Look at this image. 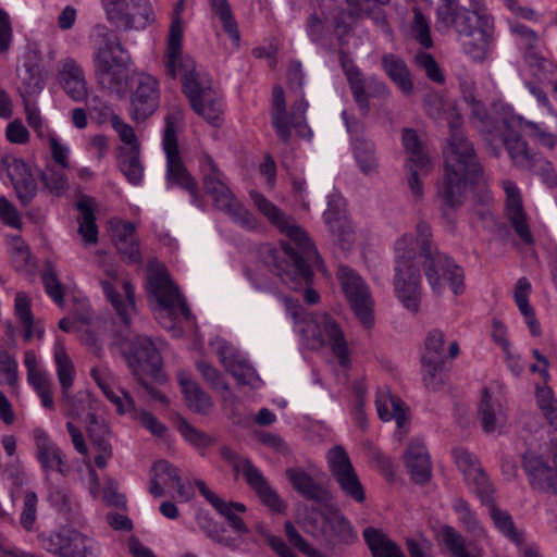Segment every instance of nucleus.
<instances>
[{
    "label": "nucleus",
    "mask_w": 557,
    "mask_h": 557,
    "mask_svg": "<svg viewBox=\"0 0 557 557\" xmlns=\"http://www.w3.org/2000/svg\"><path fill=\"white\" fill-rule=\"evenodd\" d=\"M324 221L330 232L343 249H348L354 240L352 226L344 212V201L338 195L329 196Z\"/></svg>",
    "instance_id": "nucleus-21"
},
{
    "label": "nucleus",
    "mask_w": 557,
    "mask_h": 557,
    "mask_svg": "<svg viewBox=\"0 0 557 557\" xmlns=\"http://www.w3.org/2000/svg\"><path fill=\"white\" fill-rule=\"evenodd\" d=\"M147 290L159 306L157 319L165 329L175 325L178 312L189 319L190 310L182 299L177 286L172 282L164 267L150 261L147 269Z\"/></svg>",
    "instance_id": "nucleus-8"
},
{
    "label": "nucleus",
    "mask_w": 557,
    "mask_h": 557,
    "mask_svg": "<svg viewBox=\"0 0 557 557\" xmlns=\"http://www.w3.org/2000/svg\"><path fill=\"white\" fill-rule=\"evenodd\" d=\"M131 63L132 57L116 35L111 32L98 34L94 69L97 84L102 90L122 98L126 91Z\"/></svg>",
    "instance_id": "nucleus-4"
},
{
    "label": "nucleus",
    "mask_w": 557,
    "mask_h": 557,
    "mask_svg": "<svg viewBox=\"0 0 557 557\" xmlns=\"http://www.w3.org/2000/svg\"><path fill=\"white\" fill-rule=\"evenodd\" d=\"M272 124L278 138L287 144L290 139L289 119L286 112L284 90L281 86H274L272 99Z\"/></svg>",
    "instance_id": "nucleus-41"
},
{
    "label": "nucleus",
    "mask_w": 557,
    "mask_h": 557,
    "mask_svg": "<svg viewBox=\"0 0 557 557\" xmlns=\"http://www.w3.org/2000/svg\"><path fill=\"white\" fill-rule=\"evenodd\" d=\"M470 1L472 9L457 4L451 10H445L436 15L437 28L444 32L454 30L465 37L478 34V47L480 51H483L492 38L494 21L483 5L474 0Z\"/></svg>",
    "instance_id": "nucleus-9"
},
{
    "label": "nucleus",
    "mask_w": 557,
    "mask_h": 557,
    "mask_svg": "<svg viewBox=\"0 0 557 557\" xmlns=\"http://www.w3.org/2000/svg\"><path fill=\"white\" fill-rule=\"evenodd\" d=\"M216 355L225 370L230 372L239 384L252 385L258 380L255 369L231 344L224 341L218 342Z\"/></svg>",
    "instance_id": "nucleus-23"
},
{
    "label": "nucleus",
    "mask_w": 557,
    "mask_h": 557,
    "mask_svg": "<svg viewBox=\"0 0 557 557\" xmlns=\"http://www.w3.org/2000/svg\"><path fill=\"white\" fill-rule=\"evenodd\" d=\"M441 536L453 557H457L466 550L465 539L453 527L444 525L441 529Z\"/></svg>",
    "instance_id": "nucleus-64"
},
{
    "label": "nucleus",
    "mask_w": 557,
    "mask_h": 557,
    "mask_svg": "<svg viewBox=\"0 0 557 557\" xmlns=\"http://www.w3.org/2000/svg\"><path fill=\"white\" fill-rule=\"evenodd\" d=\"M34 440L36 445V456L42 469L48 473L57 471L62 475L69 472V466L64 460V454L61 448L54 444L48 434L41 430L34 431Z\"/></svg>",
    "instance_id": "nucleus-28"
},
{
    "label": "nucleus",
    "mask_w": 557,
    "mask_h": 557,
    "mask_svg": "<svg viewBox=\"0 0 557 557\" xmlns=\"http://www.w3.org/2000/svg\"><path fill=\"white\" fill-rule=\"evenodd\" d=\"M119 168L131 184L138 185L144 177L139 146L121 147L117 159Z\"/></svg>",
    "instance_id": "nucleus-42"
},
{
    "label": "nucleus",
    "mask_w": 557,
    "mask_h": 557,
    "mask_svg": "<svg viewBox=\"0 0 557 557\" xmlns=\"http://www.w3.org/2000/svg\"><path fill=\"white\" fill-rule=\"evenodd\" d=\"M14 310L21 324L25 327L24 339L29 342L33 338L34 317L30 310V300L25 293L20 292L15 295Z\"/></svg>",
    "instance_id": "nucleus-53"
},
{
    "label": "nucleus",
    "mask_w": 557,
    "mask_h": 557,
    "mask_svg": "<svg viewBox=\"0 0 557 557\" xmlns=\"http://www.w3.org/2000/svg\"><path fill=\"white\" fill-rule=\"evenodd\" d=\"M460 91L463 100L472 109V117L476 121L478 125H483L487 121H493L494 116H490L482 101L475 98V86L472 81L462 79L459 83Z\"/></svg>",
    "instance_id": "nucleus-47"
},
{
    "label": "nucleus",
    "mask_w": 557,
    "mask_h": 557,
    "mask_svg": "<svg viewBox=\"0 0 557 557\" xmlns=\"http://www.w3.org/2000/svg\"><path fill=\"white\" fill-rule=\"evenodd\" d=\"M59 82L74 101H83L87 98V83L83 69L71 58L64 59L59 71Z\"/></svg>",
    "instance_id": "nucleus-33"
},
{
    "label": "nucleus",
    "mask_w": 557,
    "mask_h": 557,
    "mask_svg": "<svg viewBox=\"0 0 557 557\" xmlns=\"http://www.w3.org/2000/svg\"><path fill=\"white\" fill-rule=\"evenodd\" d=\"M338 59L354 100L362 111V114L367 115L370 110L369 98H386L389 95V89L384 82L374 77H370L367 82L359 67L345 50L339 49Z\"/></svg>",
    "instance_id": "nucleus-11"
},
{
    "label": "nucleus",
    "mask_w": 557,
    "mask_h": 557,
    "mask_svg": "<svg viewBox=\"0 0 557 557\" xmlns=\"http://www.w3.org/2000/svg\"><path fill=\"white\" fill-rule=\"evenodd\" d=\"M403 144L406 151L410 154L407 163H416V165H419L421 170H424L430 165V159L423 152L419 136L413 129H404Z\"/></svg>",
    "instance_id": "nucleus-49"
},
{
    "label": "nucleus",
    "mask_w": 557,
    "mask_h": 557,
    "mask_svg": "<svg viewBox=\"0 0 557 557\" xmlns=\"http://www.w3.org/2000/svg\"><path fill=\"white\" fill-rule=\"evenodd\" d=\"M249 195L257 210L287 237V240L281 242L280 249L271 245L262 246L259 251L262 262L289 288L297 290L306 287L305 300L310 305L317 304L319 294L309 287L313 276L311 265L317 264L320 268L322 260L313 243L293 216L287 215L262 194L252 190Z\"/></svg>",
    "instance_id": "nucleus-1"
},
{
    "label": "nucleus",
    "mask_w": 557,
    "mask_h": 557,
    "mask_svg": "<svg viewBox=\"0 0 557 557\" xmlns=\"http://www.w3.org/2000/svg\"><path fill=\"white\" fill-rule=\"evenodd\" d=\"M219 210L225 212L240 227L255 231L259 227L258 219L235 197L230 198Z\"/></svg>",
    "instance_id": "nucleus-45"
},
{
    "label": "nucleus",
    "mask_w": 557,
    "mask_h": 557,
    "mask_svg": "<svg viewBox=\"0 0 557 557\" xmlns=\"http://www.w3.org/2000/svg\"><path fill=\"white\" fill-rule=\"evenodd\" d=\"M444 362L421 361L422 380L430 391H438L445 383Z\"/></svg>",
    "instance_id": "nucleus-54"
},
{
    "label": "nucleus",
    "mask_w": 557,
    "mask_h": 557,
    "mask_svg": "<svg viewBox=\"0 0 557 557\" xmlns=\"http://www.w3.org/2000/svg\"><path fill=\"white\" fill-rule=\"evenodd\" d=\"M530 292V282L525 277L519 278L515 288V301L521 313L524 315L532 335L539 336L541 334V329L535 318L534 310L529 304Z\"/></svg>",
    "instance_id": "nucleus-43"
},
{
    "label": "nucleus",
    "mask_w": 557,
    "mask_h": 557,
    "mask_svg": "<svg viewBox=\"0 0 557 557\" xmlns=\"http://www.w3.org/2000/svg\"><path fill=\"white\" fill-rule=\"evenodd\" d=\"M363 539L372 557H406L400 546L380 529L366 528Z\"/></svg>",
    "instance_id": "nucleus-37"
},
{
    "label": "nucleus",
    "mask_w": 557,
    "mask_h": 557,
    "mask_svg": "<svg viewBox=\"0 0 557 557\" xmlns=\"http://www.w3.org/2000/svg\"><path fill=\"white\" fill-rule=\"evenodd\" d=\"M110 232L121 259L128 264L140 263L141 253L136 235V225L123 220H111Z\"/></svg>",
    "instance_id": "nucleus-20"
},
{
    "label": "nucleus",
    "mask_w": 557,
    "mask_h": 557,
    "mask_svg": "<svg viewBox=\"0 0 557 557\" xmlns=\"http://www.w3.org/2000/svg\"><path fill=\"white\" fill-rule=\"evenodd\" d=\"M322 520V534L332 549L352 545L358 540L351 523L337 510L323 515Z\"/></svg>",
    "instance_id": "nucleus-25"
},
{
    "label": "nucleus",
    "mask_w": 557,
    "mask_h": 557,
    "mask_svg": "<svg viewBox=\"0 0 557 557\" xmlns=\"http://www.w3.org/2000/svg\"><path fill=\"white\" fill-rule=\"evenodd\" d=\"M183 25L180 17L173 18L165 55L168 75L182 74L183 91L189 99L193 110L208 123L218 126L222 122L221 99L213 90L211 81L196 71L195 62L182 55Z\"/></svg>",
    "instance_id": "nucleus-2"
},
{
    "label": "nucleus",
    "mask_w": 557,
    "mask_h": 557,
    "mask_svg": "<svg viewBox=\"0 0 557 557\" xmlns=\"http://www.w3.org/2000/svg\"><path fill=\"white\" fill-rule=\"evenodd\" d=\"M159 99L158 81L148 74L140 75L131 95V116L136 122L146 121L158 109Z\"/></svg>",
    "instance_id": "nucleus-19"
},
{
    "label": "nucleus",
    "mask_w": 557,
    "mask_h": 557,
    "mask_svg": "<svg viewBox=\"0 0 557 557\" xmlns=\"http://www.w3.org/2000/svg\"><path fill=\"white\" fill-rule=\"evenodd\" d=\"M125 358L134 376H159L162 367V358L150 337L143 335L135 336L129 343Z\"/></svg>",
    "instance_id": "nucleus-16"
},
{
    "label": "nucleus",
    "mask_w": 557,
    "mask_h": 557,
    "mask_svg": "<svg viewBox=\"0 0 557 557\" xmlns=\"http://www.w3.org/2000/svg\"><path fill=\"white\" fill-rule=\"evenodd\" d=\"M54 360L57 364V374L61 385V392L66 393L73 385L75 369L72 360L67 356L65 348L58 345L54 349Z\"/></svg>",
    "instance_id": "nucleus-48"
},
{
    "label": "nucleus",
    "mask_w": 557,
    "mask_h": 557,
    "mask_svg": "<svg viewBox=\"0 0 557 557\" xmlns=\"http://www.w3.org/2000/svg\"><path fill=\"white\" fill-rule=\"evenodd\" d=\"M64 170L65 169L54 164H47L46 168L40 171V181L44 188L57 197L64 195L69 189V182Z\"/></svg>",
    "instance_id": "nucleus-46"
},
{
    "label": "nucleus",
    "mask_w": 557,
    "mask_h": 557,
    "mask_svg": "<svg viewBox=\"0 0 557 557\" xmlns=\"http://www.w3.org/2000/svg\"><path fill=\"white\" fill-rule=\"evenodd\" d=\"M532 165L530 168H525L524 170L531 171L534 174L541 176L542 182L549 188H555L557 186V173L553 166V164L543 158H537L536 154L534 159L531 160Z\"/></svg>",
    "instance_id": "nucleus-59"
},
{
    "label": "nucleus",
    "mask_w": 557,
    "mask_h": 557,
    "mask_svg": "<svg viewBox=\"0 0 557 557\" xmlns=\"http://www.w3.org/2000/svg\"><path fill=\"white\" fill-rule=\"evenodd\" d=\"M329 469L341 491L357 503L366 500V492L348 454L342 446H335L327 453Z\"/></svg>",
    "instance_id": "nucleus-15"
},
{
    "label": "nucleus",
    "mask_w": 557,
    "mask_h": 557,
    "mask_svg": "<svg viewBox=\"0 0 557 557\" xmlns=\"http://www.w3.org/2000/svg\"><path fill=\"white\" fill-rule=\"evenodd\" d=\"M245 479L248 485L257 493L262 504L275 512H281L285 509V505L278 494L269 485L267 479L252 462H246Z\"/></svg>",
    "instance_id": "nucleus-35"
},
{
    "label": "nucleus",
    "mask_w": 557,
    "mask_h": 557,
    "mask_svg": "<svg viewBox=\"0 0 557 557\" xmlns=\"http://www.w3.org/2000/svg\"><path fill=\"white\" fill-rule=\"evenodd\" d=\"M337 275L356 317L364 326H371L373 324V301L367 285L358 273L346 265H339Z\"/></svg>",
    "instance_id": "nucleus-14"
},
{
    "label": "nucleus",
    "mask_w": 557,
    "mask_h": 557,
    "mask_svg": "<svg viewBox=\"0 0 557 557\" xmlns=\"http://www.w3.org/2000/svg\"><path fill=\"white\" fill-rule=\"evenodd\" d=\"M478 414L485 433L499 430L507 419L499 397L487 387L482 391L481 400L478 405Z\"/></svg>",
    "instance_id": "nucleus-32"
},
{
    "label": "nucleus",
    "mask_w": 557,
    "mask_h": 557,
    "mask_svg": "<svg viewBox=\"0 0 557 557\" xmlns=\"http://www.w3.org/2000/svg\"><path fill=\"white\" fill-rule=\"evenodd\" d=\"M445 175L437 186L443 207L451 210L463 203L466 185L481 173V164L472 143L462 131L455 129L444 151Z\"/></svg>",
    "instance_id": "nucleus-3"
},
{
    "label": "nucleus",
    "mask_w": 557,
    "mask_h": 557,
    "mask_svg": "<svg viewBox=\"0 0 557 557\" xmlns=\"http://www.w3.org/2000/svg\"><path fill=\"white\" fill-rule=\"evenodd\" d=\"M503 188L506 193L507 216L516 233L525 244H532L533 237L530 232L527 215L523 211L521 195L517 185L511 181H504Z\"/></svg>",
    "instance_id": "nucleus-29"
},
{
    "label": "nucleus",
    "mask_w": 557,
    "mask_h": 557,
    "mask_svg": "<svg viewBox=\"0 0 557 557\" xmlns=\"http://www.w3.org/2000/svg\"><path fill=\"white\" fill-rule=\"evenodd\" d=\"M108 21L117 29L140 30L154 21L151 3L148 0H132V9L136 14L129 13L127 0H101Z\"/></svg>",
    "instance_id": "nucleus-12"
},
{
    "label": "nucleus",
    "mask_w": 557,
    "mask_h": 557,
    "mask_svg": "<svg viewBox=\"0 0 557 557\" xmlns=\"http://www.w3.org/2000/svg\"><path fill=\"white\" fill-rule=\"evenodd\" d=\"M199 493L206 498V500L230 523V525L238 533H248V528L242 518L238 517V512L246 511V507L242 503L225 502L219 497L215 493L210 491L202 480L195 481Z\"/></svg>",
    "instance_id": "nucleus-30"
},
{
    "label": "nucleus",
    "mask_w": 557,
    "mask_h": 557,
    "mask_svg": "<svg viewBox=\"0 0 557 557\" xmlns=\"http://www.w3.org/2000/svg\"><path fill=\"white\" fill-rule=\"evenodd\" d=\"M522 463L533 490L557 493V472L542 457L525 453Z\"/></svg>",
    "instance_id": "nucleus-22"
},
{
    "label": "nucleus",
    "mask_w": 557,
    "mask_h": 557,
    "mask_svg": "<svg viewBox=\"0 0 557 557\" xmlns=\"http://www.w3.org/2000/svg\"><path fill=\"white\" fill-rule=\"evenodd\" d=\"M163 149L166 156L168 181L188 190L193 197V201L196 202L198 200L197 182L189 175L181 159L174 115H168L165 117Z\"/></svg>",
    "instance_id": "nucleus-13"
},
{
    "label": "nucleus",
    "mask_w": 557,
    "mask_h": 557,
    "mask_svg": "<svg viewBox=\"0 0 557 557\" xmlns=\"http://www.w3.org/2000/svg\"><path fill=\"white\" fill-rule=\"evenodd\" d=\"M211 5L215 13L219 15L224 30L230 35L232 39L239 40L237 23L233 17L227 0H211Z\"/></svg>",
    "instance_id": "nucleus-58"
},
{
    "label": "nucleus",
    "mask_w": 557,
    "mask_h": 557,
    "mask_svg": "<svg viewBox=\"0 0 557 557\" xmlns=\"http://www.w3.org/2000/svg\"><path fill=\"white\" fill-rule=\"evenodd\" d=\"M306 33L310 40L321 47H326L330 39V28L326 25V18L312 12L306 20Z\"/></svg>",
    "instance_id": "nucleus-52"
},
{
    "label": "nucleus",
    "mask_w": 557,
    "mask_h": 557,
    "mask_svg": "<svg viewBox=\"0 0 557 557\" xmlns=\"http://www.w3.org/2000/svg\"><path fill=\"white\" fill-rule=\"evenodd\" d=\"M395 253L393 285L396 297L407 310L417 313L421 302V273L411 234L397 239Z\"/></svg>",
    "instance_id": "nucleus-7"
},
{
    "label": "nucleus",
    "mask_w": 557,
    "mask_h": 557,
    "mask_svg": "<svg viewBox=\"0 0 557 557\" xmlns=\"http://www.w3.org/2000/svg\"><path fill=\"white\" fill-rule=\"evenodd\" d=\"M94 198L82 196L76 203L81 218L78 219V233L87 245H95L98 242V227L94 214Z\"/></svg>",
    "instance_id": "nucleus-40"
},
{
    "label": "nucleus",
    "mask_w": 557,
    "mask_h": 557,
    "mask_svg": "<svg viewBox=\"0 0 557 557\" xmlns=\"http://www.w3.org/2000/svg\"><path fill=\"white\" fill-rule=\"evenodd\" d=\"M286 478L290 482L295 491L302 497L321 506L327 507L332 503V494L321 483L301 468H288Z\"/></svg>",
    "instance_id": "nucleus-26"
},
{
    "label": "nucleus",
    "mask_w": 557,
    "mask_h": 557,
    "mask_svg": "<svg viewBox=\"0 0 557 557\" xmlns=\"http://www.w3.org/2000/svg\"><path fill=\"white\" fill-rule=\"evenodd\" d=\"M175 426L182 436L195 448H206L213 442L210 435L196 429L182 416H177L175 419Z\"/></svg>",
    "instance_id": "nucleus-51"
},
{
    "label": "nucleus",
    "mask_w": 557,
    "mask_h": 557,
    "mask_svg": "<svg viewBox=\"0 0 557 557\" xmlns=\"http://www.w3.org/2000/svg\"><path fill=\"white\" fill-rule=\"evenodd\" d=\"M47 294L58 304L62 305L64 300L63 286L58 280L53 268H48L41 275Z\"/></svg>",
    "instance_id": "nucleus-63"
},
{
    "label": "nucleus",
    "mask_w": 557,
    "mask_h": 557,
    "mask_svg": "<svg viewBox=\"0 0 557 557\" xmlns=\"http://www.w3.org/2000/svg\"><path fill=\"white\" fill-rule=\"evenodd\" d=\"M381 63L388 78L405 94L413 91V83L410 71L406 62L398 55L385 53L381 58Z\"/></svg>",
    "instance_id": "nucleus-36"
},
{
    "label": "nucleus",
    "mask_w": 557,
    "mask_h": 557,
    "mask_svg": "<svg viewBox=\"0 0 557 557\" xmlns=\"http://www.w3.org/2000/svg\"><path fill=\"white\" fill-rule=\"evenodd\" d=\"M202 173L203 188L213 198L214 206L219 209L234 195L223 181V173L218 169L209 154H202L199 159Z\"/></svg>",
    "instance_id": "nucleus-27"
},
{
    "label": "nucleus",
    "mask_w": 557,
    "mask_h": 557,
    "mask_svg": "<svg viewBox=\"0 0 557 557\" xmlns=\"http://www.w3.org/2000/svg\"><path fill=\"white\" fill-rule=\"evenodd\" d=\"M342 116L345 121L348 133L352 138L354 154L360 171L366 175H371L377 172L379 160L375 154L374 144L364 137V125L357 119L348 116L344 111Z\"/></svg>",
    "instance_id": "nucleus-18"
},
{
    "label": "nucleus",
    "mask_w": 557,
    "mask_h": 557,
    "mask_svg": "<svg viewBox=\"0 0 557 557\" xmlns=\"http://www.w3.org/2000/svg\"><path fill=\"white\" fill-rule=\"evenodd\" d=\"M524 60L532 75L540 81L548 79L553 73L552 63L546 58L542 57L535 48L525 50Z\"/></svg>",
    "instance_id": "nucleus-55"
},
{
    "label": "nucleus",
    "mask_w": 557,
    "mask_h": 557,
    "mask_svg": "<svg viewBox=\"0 0 557 557\" xmlns=\"http://www.w3.org/2000/svg\"><path fill=\"white\" fill-rule=\"evenodd\" d=\"M445 335L441 330H432L424 341L421 361L444 362Z\"/></svg>",
    "instance_id": "nucleus-50"
},
{
    "label": "nucleus",
    "mask_w": 557,
    "mask_h": 557,
    "mask_svg": "<svg viewBox=\"0 0 557 557\" xmlns=\"http://www.w3.org/2000/svg\"><path fill=\"white\" fill-rule=\"evenodd\" d=\"M22 206H28L37 195L38 186L32 171L13 184Z\"/></svg>",
    "instance_id": "nucleus-60"
},
{
    "label": "nucleus",
    "mask_w": 557,
    "mask_h": 557,
    "mask_svg": "<svg viewBox=\"0 0 557 557\" xmlns=\"http://www.w3.org/2000/svg\"><path fill=\"white\" fill-rule=\"evenodd\" d=\"M178 382L189 409L198 413H207L211 409L212 401L210 396L196 381L185 373H180Z\"/></svg>",
    "instance_id": "nucleus-38"
},
{
    "label": "nucleus",
    "mask_w": 557,
    "mask_h": 557,
    "mask_svg": "<svg viewBox=\"0 0 557 557\" xmlns=\"http://www.w3.org/2000/svg\"><path fill=\"white\" fill-rule=\"evenodd\" d=\"M522 117L504 112L494 116L478 131L491 154L498 158L505 147L515 166L524 170L532 165L534 153L529 149L528 143L521 135Z\"/></svg>",
    "instance_id": "nucleus-5"
},
{
    "label": "nucleus",
    "mask_w": 557,
    "mask_h": 557,
    "mask_svg": "<svg viewBox=\"0 0 557 557\" xmlns=\"http://www.w3.org/2000/svg\"><path fill=\"white\" fill-rule=\"evenodd\" d=\"M61 405L66 417L81 418L85 411L97 412L99 401L88 391H79L75 395L62 392Z\"/></svg>",
    "instance_id": "nucleus-39"
},
{
    "label": "nucleus",
    "mask_w": 557,
    "mask_h": 557,
    "mask_svg": "<svg viewBox=\"0 0 557 557\" xmlns=\"http://www.w3.org/2000/svg\"><path fill=\"white\" fill-rule=\"evenodd\" d=\"M413 38L428 49L433 46L428 18L423 15L419 8H413V21L411 24Z\"/></svg>",
    "instance_id": "nucleus-57"
},
{
    "label": "nucleus",
    "mask_w": 557,
    "mask_h": 557,
    "mask_svg": "<svg viewBox=\"0 0 557 557\" xmlns=\"http://www.w3.org/2000/svg\"><path fill=\"white\" fill-rule=\"evenodd\" d=\"M308 109V103L305 99H298L290 108L289 128L294 127L300 136L311 135V131L305 124V113Z\"/></svg>",
    "instance_id": "nucleus-62"
},
{
    "label": "nucleus",
    "mask_w": 557,
    "mask_h": 557,
    "mask_svg": "<svg viewBox=\"0 0 557 557\" xmlns=\"http://www.w3.org/2000/svg\"><path fill=\"white\" fill-rule=\"evenodd\" d=\"M85 429L92 447L98 451L95 457V465L103 469L113 455L112 445L110 443V428L107 422L103 419H99L95 412H89L86 417Z\"/></svg>",
    "instance_id": "nucleus-24"
},
{
    "label": "nucleus",
    "mask_w": 557,
    "mask_h": 557,
    "mask_svg": "<svg viewBox=\"0 0 557 557\" xmlns=\"http://www.w3.org/2000/svg\"><path fill=\"white\" fill-rule=\"evenodd\" d=\"M405 463L416 483L424 484L431 479L432 466L423 443L418 441L410 443L405 454Z\"/></svg>",
    "instance_id": "nucleus-34"
},
{
    "label": "nucleus",
    "mask_w": 557,
    "mask_h": 557,
    "mask_svg": "<svg viewBox=\"0 0 557 557\" xmlns=\"http://www.w3.org/2000/svg\"><path fill=\"white\" fill-rule=\"evenodd\" d=\"M104 271L110 280L101 281L103 293L121 321L128 325L131 315L135 311L134 287L128 281L119 277L117 270L113 265H109Z\"/></svg>",
    "instance_id": "nucleus-17"
},
{
    "label": "nucleus",
    "mask_w": 557,
    "mask_h": 557,
    "mask_svg": "<svg viewBox=\"0 0 557 557\" xmlns=\"http://www.w3.org/2000/svg\"><path fill=\"white\" fill-rule=\"evenodd\" d=\"M454 509L459 513L466 529L475 536H482L483 530L479 524L475 515L471 511L469 504L463 499H457L454 503Z\"/></svg>",
    "instance_id": "nucleus-61"
},
{
    "label": "nucleus",
    "mask_w": 557,
    "mask_h": 557,
    "mask_svg": "<svg viewBox=\"0 0 557 557\" xmlns=\"http://www.w3.org/2000/svg\"><path fill=\"white\" fill-rule=\"evenodd\" d=\"M301 333L311 349L329 345L341 364L348 360L345 335L335 319L325 312L315 313L305 321Z\"/></svg>",
    "instance_id": "nucleus-10"
},
{
    "label": "nucleus",
    "mask_w": 557,
    "mask_h": 557,
    "mask_svg": "<svg viewBox=\"0 0 557 557\" xmlns=\"http://www.w3.org/2000/svg\"><path fill=\"white\" fill-rule=\"evenodd\" d=\"M416 232V248H420L419 255L423 258L424 274L432 289L440 294L448 283L453 292L459 294L463 285L461 269L433 245V234L429 223L418 222Z\"/></svg>",
    "instance_id": "nucleus-6"
},
{
    "label": "nucleus",
    "mask_w": 557,
    "mask_h": 557,
    "mask_svg": "<svg viewBox=\"0 0 557 557\" xmlns=\"http://www.w3.org/2000/svg\"><path fill=\"white\" fill-rule=\"evenodd\" d=\"M49 542V550L60 557H83L90 554V548L86 544L87 537L71 528L61 529L50 536Z\"/></svg>",
    "instance_id": "nucleus-31"
},
{
    "label": "nucleus",
    "mask_w": 557,
    "mask_h": 557,
    "mask_svg": "<svg viewBox=\"0 0 557 557\" xmlns=\"http://www.w3.org/2000/svg\"><path fill=\"white\" fill-rule=\"evenodd\" d=\"M348 14L354 18H371L384 30L388 29L385 11L377 5H371L369 0H346Z\"/></svg>",
    "instance_id": "nucleus-44"
},
{
    "label": "nucleus",
    "mask_w": 557,
    "mask_h": 557,
    "mask_svg": "<svg viewBox=\"0 0 557 557\" xmlns=\"http://www.w3.org/2000/svg\"><path fill=\"white\" fill-rule=\"evenodd\" d=\"M491 517L495 527L515 543L522 542V534L517 530L510 515L506 511L493 507Z\"/></svg>",
    "instance_id": "nucleus-56"
}]
</instances>
